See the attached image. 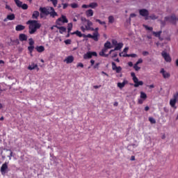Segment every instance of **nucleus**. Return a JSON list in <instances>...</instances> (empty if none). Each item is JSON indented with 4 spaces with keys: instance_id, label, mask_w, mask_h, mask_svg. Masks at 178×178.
Returning a JSON list of instances; mask_svg holds the SVG:
<instances>
[{
    "instance_id": "8fccbe9b",
    "label": "nucleus",
    "mask_w": 178,
    "mask_h": 178,
    "mask_svg": "<svg viewBox=\"0 0 178 178\" xmlns=\"http://www.w3.org/2000/svg\"><path fill=\"white\" fill-rule=\"evenodd\" d=\"M63 5V9H66V8H67L69 6V4L67 3H62Z\"/></svg>"
},
{
    "instance_id": "e433bc0d",
    "label": "nucleus",
    "mask_w": 178,
    "mask_h": 178,
    "mask_svg": "<svg viewBox=\"0 0 178 178\" xmlns=\"http://www.w3.org/2000/svg\"><path fill=\"white\" fill-rule=\"evenodd\" d=\"M143 27H145V29L148 31H152V30H154L152 27L148 26L147 25H145V24L143 25Z\"/></svg>"
},
{
    "instance_id": "4468645a",
    "label": "nucleus",
    "mask_w": 178,
    "mask_h": 178,
    "mask_svg": "<svg viewBox=\"0 0 178 178\" xmlns=\"http://www.w3.org/2000/svg\"><path fill=\"white\" fill-rule=\"evenodd\" d=\"M8 162H6L2 164L0 171L1 175H5L6 173V170L8 169Z\"/></svg>"
},
{
    "instance_id": "f257e3e1",
    "label": "nucleus",
    "mask_w": 178,
    "mask_h": 178,
    "mask_svg": "<svg viewBox=\"0 0 178 178\" xmlns=\"http://www.w3.org/2000/svg\"><path fill=\"white\" fill-rule=\"evenodd\" d=\"M26 24H29V34H34L38 29H41V24L38 23L37 20H29Z\"/></svg>"
},
{
    "instance_id": "6e6d98bb",
    "label": "nucleus",
    "mask_w": 178,
    "mask_h": 178,
    "mask_svg": "<svg viewBox=\"0 0 178 178\" xmlns=\"http://www.w3.org/2000/svg\"><path fill=\"white\" fill-rule=\"evenodd\" d=\"M13 156V152L12 151H10V154L8 156V158H9L10 161V159H12Z\"/></svg>"
},
{
    "instance_id": "69168bd1",
    "label": "nucleus",
    "mask_w": 178,
    "mask_h": 178,
    "mask_svg": "<svg viewBox=\"0 0 178 178\" xmlns=\"http://www.w3.org/2000/svg\"><path fill=\"white\" fill-rule=\"evenodd\" d=\"M131 161H136V156H131Z\"/></svg>"
},
{
    "instance_id": "9b49d317",
    "label": "nucleus",
    "mask_w": 178,
    "mask_h": 178,
    "mask_svg": "<svg viewBox=\"0 0 178 178\" xmlns=\"http://www.w3.org/2000/svg\"><path fill=\"white\" fill-rule=\"evenodd\" d=\"M83 38H92L94 41H98V33H94L93 35L90 33L88 35L84 34Z\"/></svg>"
},
{
    "instance_id": "9d476101",
    "label": "nucleus",
    "mask_w": 178,
    "mask_h": 178,
    "mask_svg": "<svg viewBox=\"0 0 178 178\" xmlns=\"http://www.w3.org/2000/svg\"><path fill=\"white\" fill-rule=\"evenodd\" d=\"M92 56H97V52L88 51L83 55V59H91Z\"/></svg>"
},
{
    "instance_id": "6ab92c4d",
    "label": "nucleus",
    "mask_w": 178,
    "mask_h": 178,
    "mask_svg": "<svg viewBox=\"0 0 178 178\" xmlns=\"http://www.w3.org/2000/svg\"><path fill=\"white\" fill-rule=\"evenodd\" d=\"M138 147V143H133L127 146V148L129 151H133V148H137Z\"/></svg>"
},
{
    "instance_id": "c03bdc74",
    "label": "nucleus",
    "mask_w": 178,
    "mask_h": 178,
    "mask_svg": "<svg viewBox=\"0 0 178 178\" xmlns=\"http://www.w3.org/2000/svg\"><path fill=\"white\" fill-rule=\"evenodd\" d=\"M131 77H132L133 81H134V80H136V79H138L137 76H136V73H134V72H131Z\"/></svg>"
},
{
    "instance_id": "a211bd4d",
    "label": "nucleus",
    "mask_w": 178,
    "mask_h": 178,
    "mask_svg": "<svg viewBox=\"0 0 178 178\" xmlns=\"http://www.w3.org/2000/svg\"><path fill=\"white\" fill-rule=\"evenodd\" d=\"M56 29H58L59 30V33L60 34H63L64 33H66V27L65 26H56Z\"/></svg>"
},
{
    "instance_id": "052dcab7",
    "label": "nucleus",
    "mask_w": 178,
    "mask_h": 178,
    "mask_svg": "<svg viewBox=\"0 0 178 178\" xmlns=\"http://www.w3.org/2000/svg\"><path fill=\"white\" fill-rule=\"evenodd\" d=\"M94 63H95V60H90L91 66H94Z\"/></svg>"
},
{
    "instance_id": "5fc2aeb1",
    "label": "nucleus",
    "mask_w": 178,
    "mask_h": 178,
    "mask_svg": "<svg viewBox=\"0 0 178 178\" xmlns=\"http://www.w3.org/2000/svg\"><path fill=\"white\" fill-rule=\"evenodd\" d=\"M149 53L148 51H145L143 52V56H147V55H149Z\"/></svg>"
},
{
    "instance_id": "4c0bfd02",
    "label": "nucleus",
    "mask_w": 178,
    "mask_h": 178,
    "mask_svg": "<svg viewBox=\"0 0 178 178\" xmlns=\"http://www.w3.org/2000/svg\"><path fill=\"white\" fill-rule=\"evenodd\" d=\"M149 121L150 122V123H152V124H155V123H156V120H155V119L152 117H149Z\"/></svg>"
},
{
    "instance_id": "0e129e2a",
    "label": "nucleus",
    "mask_w": 178,
    "mask_h": 178,
    "mask_svg": "<svg viewBox=\"0 0 178 178\" xmlns=\"http://www.w3.org/2000/svg\"><path fill=\"white\" fill-rule=\"evenodd\" d=\"M136 16H137V15L134 14V13H131L130 15V17H136Z\"/></svg>"
},
{
    "instance_id": "6e6552de",
    "label": "nucleus",
    "mask_w": 178,
    "mask_h": 178,
    "mask_svg": "<svg viewBox=\"0 0 178 178\" xmlns=\"http://www.w3.org/2000/svg\"><path fill=\"white\" fill-rule=\"evenodd\" d=\"M29 41L30 46L28 47V51H29L31 56H33V51H34V40L33 38H29Z\"/></svg>"
},
{
    "instance_id": "79ce46f5",
    "label": "nucleus",
    "mask_w": 178,
    "mask_h": 178,
    "mask_svg": "<svg viewBox=\"0 0 178 178\" xmlns=\"http://www.w3.org/2000/svg\"><path fill=\"white\" fill-rule=\"evenodd\" d=\"M64 42L66 45H70V44H72V40L70 39L66 40L64 41Z\"/></svg>"
},
{
    "instance_id": "72a5a7b5",
    "label": "nucleus",
    "mask_w": 178,
    "mask_h": 178,
    "mask_svg": "<svg viewBox=\"0 0 178 178\" xmlns=\"http://www.w3.org/2000/svg\"><path fill=\"white\" fill-rule=\"evenodd\" d=\"M152 34H154V35H155V37H161V34H162V31H160L158 32L153 31Z\"/></svg>"
},
{
    "instance_id": "4be33fe9",
    "label": "nucleus",
    "mask_w": 178,
    "mask_h": 178,
    "mask_svg": "<svg viewBox=\"0 0 178 178\" xmlns=\"http://www.w3.org/2000/svg\"><path fill=\"white\" fill-rule=\"evenodd\" d=\"M128 81L126 80H124L122 83H118V88H120L122 90V88H123L124 87V86H126V84H127Z\"/></svg>"
},
{
    "instance_id": "0eeeda50",
    "label": "nucleus",
    "mask_w": 178,
    "mask_h": 178,
    "mask_svg": "<svg viewBox=\"0 0 178 178\" xmlns=\"http://www.w3.org/2000/svg\"><path fill=\"white\" fill-rule=\"evenodd\" d=\"M139 13L140 16H143V17H145V19L149 20V13H148V10L147 9H140L139 10Z\"/></svg>"
},
{
    "instance_id": "7ed1b4c3",
    "label": "nucleus",
    "mask_w": 178,
    "mask_h": 178,
    "mask_svg": "<svg viewBox=\"0 0 178 178\" xmlns=\"http://www.w3.org/2000/svg\"><path fill=\"white\" fill-rule=\"evenodd\" d=\"M83 22L84 26H81V30L83 33H86V31H94V28H92V22L86 18L82 19Z\"/></svg>"
},
{
    "instance_id": "20e7f679",
    "label": "nucleus",
    "mask_w": 178,
    "mask_h": 178,
    "mask_svg": "<svg viewBox=\"0 0 178 178\" xmlns=\"http://www.w3.org/2000/svg\"><path fill=\"white\" fill-rule=\"evenodd\" d=\"M111 48L112 46L111 45V42H106L104 44V49L99 52V56L107 58L110 54H112V50H110L108 54H106V51H108V49H111Z\"/></svg>"
},
{
    "instance_id": "f03ea898",
    "label": "nucleus",
    "mask_w": 178,
    "mask_h": 178,
    "mask_svg": "<svg viewBox=\"0 0 178 178\" xmlns=\"http://www.w3.org/2000/svg\"><path fill=\"white\" fill-rule=\"evenodd\" d=\"M39 10L40 13H42L46 16H48V15H50L51 17H55L56 16H58V13L55 11L54 7H49L48 8L45 7H40L39 8Z\"/></svg>"
},
{
    "instance_id": "c85d7f7f",
    "label": "nucleus",
    "mask_w": 178,
    "mask_h": 178,
    "mask_svg": "<svg viewBox=\"0 0 178 178\" xmlns=\"http://www.w3.org/2000/svg\"><path fill=\"white\" fill-rule=\"evenodd\" d=\"M35 67H38V65H37V64H31V65H29L28 67L29 70H34V69H35Z\"/></svg>"
},
{
    "instance_id": "423d86ee",
    "label": "nucleus",
    "mask_w": 178,
    "mask_h": 178,
    "mask_svg": "<svg viewBox=\"0 0 178 178\" xmlns=\"http://www.w3.org/2000/svg\"><path fill=\"white\" fill-rule=\"evenodd\" d=\"M177 20V18H176V15L175 14L165 17V22H168V23H172V24H176Z\"/></svg>"
},
{
    "instance_id": "4d7b16f0",
    "label": "nucleus",
    "mask_w": 178,
    "mask_h": 178,
    "mask_svg": "<svg viewBox=\"0 0 178 178\" xmlns=\"http://www.w3.org/2000/svg\"><path fill=\"white\" fill-rule=\"evenodd\" d=\"M127 51H129V47H124V49H123V52L126 54Z\"/></svg>"
},
{
    "instance_id": "393cba45",
    "label": "nucleus",
    "mask_w": 178,
    "mask_h": 178,
    "mask_svg": "<svg viewBox=\"0 0 178 178\" xmlns=\"http://www.w3.org/2000/svg\"><path fill=\"white\" fill-rule=\"evenodd\" d=\"M72 35H74V34H76V35H77L78 37H84V34L81 33V32L80 31H74L73 33H71Z\"/></svg>"
},
{
    "instance_id": "49530a36",
    "label": "nucleus",
    "mask_w": 178,
    "mask_h": 178,
    "mask_svg": "<svg viewBox=\"0 0 178 178\" xmlns=\"http://www.w3.org/2000/svg\"><path fill=\"white\" fill-rule=\"evenodd\" d=\"M6 9L10 10V12H13V9H12V8H10V6H9V5L6 6Z\"/></svg>"
},
{
    "instance_id": "09e8293b",
    "label": "nucleus",
    "mask_w": 178,
    "mask_h": 178,
    "mask_svg": "<svg viewBox=\"0 0 178 178\" xmlns=\"http://www.w3.org/2000/svg\"><path fill=\"white\" fill-rule=\"evenodd\" d=\"M129 58H137V54H129Z\"/></svg>"
},
{
    "instance_id": "a18cd8bd",
    "label": "nucleus",
    "mask_w": 178,
    "mask_h": 178,
    "mask_svg": "<svg viewBox=\"0 0 178 178\" xmlns=\"http://www.w3.org/2000/svg\"><path fill=\"white\" fill-rule=\"evenodd\" d=\"M99 63H96L94 66H93V69H99Z\"/></svg>"
},
{
    "instance_id": "680f3d73",
    "label": "nucleus",
    "mask_w": 178,
    "mask_h": 178,
    "mask_svg": "<svg viewBox=\"0 0 178 178\" xmlns=\"http://www.w3.org/2000/svg\"><path fill=\"white\" fill-rule=\"evenodd\" d=\"M122 56H123V58H126V57L129 58V56L127 54H123Z\"/></svg>"
},
{
    "instance_id": "338daca9",
    "label": "nucleus",
    "mask_w": 178,
    "mask_h": 178,
    "mask_svg": "<svg viewBox=\"0 0 178 178\" xmlns=\"http://www.w3.org/2000/svg\"><path fill=\"white\" fill-rule=\"evenodd\" d=\"M145 111H149V107L148 106H145Z\"/></svg>"
},
{
    "instance_id": "ea45409f",
    "label": "nucleus",
    "mask_w": 178,
    "mask_h": 178,
    "mask_svg": "<svg viewBox=\"0 0 178 178\" xmlns=\"http://www.w3.org/2000/svg\"><path fill=\"white\" fill-rule=\"evenodd\" d=\"M149 19H151L152 20H156V19H158V17L153 14L149 16Z\"/></svg>"
},
{
    "instance_id": "f704fd0d",
    "label": "nucleus",
    "mask_w": 178,
    "mask_h": 178,
    "mask_svg": "<svg viewBox=\"0 0 178 178\" xmlns=\"http://www.w3.org/2000/svg\"><path fill=\"white\" fill-rule=\"evenodd\" d=\"M73 29V24L70 23L67 25V33H70L71 30Z\"/></svg>"
},
{
    "instance_id": "e2e57ef3",
    "label": "nucleus",
    "mask_w": 178,
    "mask_h": 178,
    "mask_svg": "<svg viewBox=\"0 0 178 178\" xmlns=\"http://www.w3.org/2000/svg\"><path fill=\"white\" fill-rule=\"evenodd\" d=\"M128 66H129V67H133V62H129L128 63Z\"/></svg>"
},
{
    "instance_id": "3c124183",
    "label": "nucleus",
    "mask_w": 178,
    "mask_h": 178,
    "mask_svg": "<svg viewBox=\"0 0 178 178\" xmlns=\"http://www.w3.org/2000/svg\"><path fill=\"white\" fill-rule=\"evenodd\" d=\"M77 67H84V65L82 63H79L76 65Z\"/></svg>"
},
{
    "instance_id": "bb28decb",
    "label": "nucleus",
    "mask_w": 178,
    "mask_h": 178,
    "mask_svg": "<svg viewBox=\"0 0 178 178\" xmlns=\"http://www.w3.org/2000/svg\"><path fill=\"white\" fill-rule=\"evenodd\" d=\"M86 16L88 17H91L92 16H94V11L92 9L88 10L86 11Z\"/></svg>"
},
{
    "instance_id": "13d9d810",
    "label": "nucleus",
    "mask_w": 178,
    "mask_h": 178,
    "mask_svg": "<svg viewBox=\"0 0 178 178\" xmlns=\"http://www.w3.org/2000/svg\"><path fill=\"white\" fill-rule=\"evenodd\" d=\"M102 86L99 85V86H93V88H95V90L98 89V88H101Z\"/></svg>"
},
{
    "instance_id": "39448f33",
    "label": "nucleus",
    "mask_w": 178,
    "mask_h": 178,
    "mask_svg": "<svg viewBox=\"0 0 178 178\" xmlns=\"http://www.w3.org/2000/svg\"><path fill=\"white\" fill-rule=\"evenodd\" d=\"M123 48V42H118L116 40H112V51H120Z\"/></svg>"
},
{
    "instance_id": "ddd939ff",
    "label": "nucleus",
    "mask_w": 178,
    "mask_h": 178,
    "mask_svg": "<svg viewBox=\"0 0 178 178\" xmlns=\"http://www.w3.org/2000/svg\"><path fill=\"white\" fill-rule=\"evenodd\" d=\"M161 55H162L163 58H164L165 62H171L172 61V58H170V56L166 51H163L161 53Z\"/></svg>"
},
{
    "instance_id": "a878e982",
    "label": "nucleus",
    "mask_w": 178,
    "mask_h": 178,
    "mask_svg": "<svg viewBox=\"0 0 178 178\" xmlns=\"http://www.w3.org/2000/svg\"><path fill=\"white\" fill-rule=\"evenodd\" d=\"M38 16H40V12L35 10L32 14V19H38Z\"/></svg>"
},
{
    "instance_id": "603ef678",
    "label": "nucleus",
    "mask_w": 178,
    "mask_h": 178,
    "mask_svg": "<svg viewBox=\"0 0 178 178\" xmlns=\"http://www.w3.org/2000/svg\"><path fill=\"white\" fill-rule=\"evenodd\" d=\"M138 103L140 104V105L144 103V99H138Z\"/></svg>"
},
{
    "instance_id": "aec40b11",
    "label": "nucleus",
    "mask_w": 178,
    "mask_h": 178,
    "mask_svg": "<svg viewBox=\"0 0 178 178\" xmlns=\"http://www.w3.org/2000/svg\"><path fill=\"white\" fill-rule=\"evenodd\" d=\"M73 60H74V58L73 57V56H69L65 60L66 63H72Z\"/></svg>"
},
{
    "instance_id": "f8f14e48",
    "label": "nucleus",
    "mask_w": 178,
    "mask_h": 178,
    "mask_svg": "<svg viewBox=\"0 0 178 178\" xmlns=\"http://www.w3.org/2000/svg\"><path fill=\"white\" fill-rule=\"evenodd\" d=\"M60 22H62V23H67L69 21L67 20V18H66V16L62 15L61 17L56 20V24L60 26Z\"/></svg>"
},
{
    "instance_id": "cd10ccee",
    "label": "nucleus",
    "mask_w": 178,
    "mask_h": 178,
    "mask_svg": "<svg viewBox=\"0 0 178 178\" xmlns=\"http://www.w3.org/2000/svg\"><path fill=\"white\" fill-rule=\"evenodd\" d=\"M95 22L101 24V26H104V29H106V23L104 21H101L100 19H96Z\"/></svg>"
},
{
    "instance_id": "c9c22d12",
    "label": "nucleus",
    "mask_w": 178,
    "mask_h": 178,
    "mask_svg": "<svg viewBox=\"0 0 178 178\" xmlns=\"http://www.w3.org/2000/svg\"><path fill=\"white\" fill-rule=\"evenodd\" d=\"M20 8H22V9H23L24 10H27V9H29V6L26 3H24L21 5Z\"/></svg>"
},
{
    "instance_id": "412c9836",
    "label": "nucleus",
    "mask_w": 178,
    "mask_h": 178,
    "mask_svg": "<svg viewBox=\"0 0 178 178\" xmlns=\"http://www.w3.org/2000/svg\"><path fill=\"white\" fill-rule=\"evenodd\" d=\"M19 41H26L27 40V35L24 33H21L19 35Z\"/></svg>"
},
{
    "instance_id": "f3484780",
    "label": "nucleus",
    "mask_w": 178,
    "mask_h": 178,
    "mask_svg": "<svg viewBox=\"0 0 178 178\" xmlns=\"http://www.w3.org/2000/svg\"><path fill=\"white\" fill-rule=\"evenodd\" d=\"M112 69L113 70H115L116 73H120V72H122V67L116 66V64L115 63H112Z\"/></svg>"
},
{
    "instance_id": "864d4df0",
    "label": "nucleus",
    "mask_w": 178,
    "mask_h": 178,
    "mask_svg": "<svg viewBox=\"0 0 178 178\" xmlns=\"http://www.w3.org/2000/svg\"><path fill=\"white\" fill-rule=\"evenodd\" d=\"M82 8L83 9H87V8H90V5L83 4L82 5Z\"/></svg>"
},
{
    "instance_id": "2f4dec72",
    "label": "nucleus",
    "mask_w": 178,
    "mask_h": 178,
    "mask_svg": "<svg viewBox=\"0 0 178 178\" xmlns=\"http://www.w3.org/2000/svg\"><path fill=\"white\" fill-rule=\"evenodd\" d=\"M15 14H10L7 15L8 20H15Z\"/></svg>"
},
{
    "instance_id": "473e14b6",
    "label": "nucleus",
    "mask_w": 178,
    "mask_h": 178,
    "mask_svg": "<svg viewBox=\"0 0 178 178\" xmlns=\"http://www.w3.org/2000/svg\"><path fill=\"white\" fill-rule=\"evenodd\" d=\"M14 1L18 8L23 5V2L20 1V0H14Z\"/></svg>"
},
{
    "instance_id": "dca6fc26",
    "label": "nucleus",
    "mask_w": 178,
    "mask_h": 178,
    "mask_svg": "<svg viewBox=\"0 0 178 178\" xmlns=\"http://www.w3.org/2000/svg\"><path fill=\"white\" fill-rule=\"evenodd\" d=\"M160 73L163 75V79H169V77H170V74L165 71L163 68L161 70Z\"/></svg>"
},
{
    "instance_id": "de8ad7c7",
    "label": "nucleus",
    "mask_w": 178,
    "mask_h": 178,
    "mask_svg": "<svg viewBox=\"0 0 178 178\" xmlns=\"http://www.w3.org/2000/svg\"><path fill=\"white\" fill-rule=\"evenodd\" d=\"M140 63H143V58H139L135 64L140 65Z\"/></svg>"
},
{
    "instance_id": "7c9ffc66",
    "label": "nucleus",
    "mask_w": 178,
    "mask_h": 178,
    "mask_svg": "<svg viewBox=\"0 0 178 178\" xmlns=\"http://www.w3.org/2000/svg\"><path fill=\"white\" fill-rule=\"evenodd\" d=\"M97 6H98V3L93 2V3H90L89 4V8H91L92 9H95V8H97Z\"/></svg>"
},
{
    "instance_id": "2eb2a0df",
    "label": "nucleus",
    "mask_w": 178,
    "mask_h": 178,
    "mask_svg": "<svg viewBox=\"0 0 178 178\" xmlns=\"http://www.w3.org/2000/svg\"><path fill=\"white\" fill-rule=\"evenodd\" d=\"M134 87L137 88V87H140V86H143L144 85V82L143 81H138V78H136V79L134 80Z\"/></svg>"
},
{
    "instance_id": "58836bf2",
    "label": "nucleus",
    "mask_w": 178,
    "mask_h": 178,
    "mask_svg": "<svg viewBox=\"0 0 178 178\" xmlns=\"http://www.w3.org/2000/svg\"><path fill=\"white\" fill-rule=\"evenodd\" d=\"M70 6L72 8V9H76V8H79V4L73 3L70 4Z\"/></svg>"
},
{
    "instance_id": "1a4fd4ad",
    "label": "nucleus",
    "mask_w": 178,
    "mask_h": 178,
    "mask_svg": "<svg viewBox=\"0 0 178 178\" xmlns=\"http://www.w3.org/2000/svg\"><path fill=\"white\" fill-rule=\"evenodd\" d=\"M178 92L174 95L173 98L170 100V105L172 108H176V103L177 102Z\"/></svg>"
},
{
    "instance_id": "a19ab883",
    "label": "nucleus",
    "mask_w": 178,
    "mask_h": 178,
    "mask_svg": "<svg viewBox=\"0 0 178 178\" xmlns=\"http://www.w3.org/2000/svg\"><path fill=\"white\" fill-rule=\"evenodd\" d=\"M134 69L136 70V72H138L141 67H138V65L134 64Z\"/></svg>"
},
{
    "instance_id": "5701e85b",
    "label": "nucleus",
    "mask_w": 178,
    "mask_h": 178,
    "mask_svg": "<svg viewBox=\"0 0 178 178\" xmlns=\"http://www.w3.org/2000/svg\"><path fill=\"white\" fill-rule=\"evenodd\" d=\"M35 49L38 52L41 54V52H44L45 51V47H44V46H38Z\"/></svg>"
},
{
    "instance_id": "37998d69",
    "label": "nucleus",
    "mask_w": 178,
    "mask_h": 178,
    "mask_svg": "<svg viewBox=\"0 0 178 178\" xmlns=\"http://www.w3.org/2000/svg\"><path fill=\"white\" fill-rule=\"evenodd\" d=\"M51 2H52L54 8H56V6L58 5V0H51Z\"/></svg>"
},
{
    "instance_id": "bf43d9fd",
    "label": "nucleus",
    "mask_w": 178,
    "mask_h": 178,
    "mask_svg": "<svg viewBox=\"0 0 178 178\" xmlns=\"http://www.w3.org/2000/svg\"><path fill=\"white\" fill-rule=\"evenodd\" d=\"M108 22H109V23H112V15H110L108 17Z\"/></svg>"
},
{
    "instance_id": "b1692460",
    "label": "nucleus",
    "mask_w": 178,
    "mask_h": 178,
    "mask_svg": "<svg viewBox=\"0 0 178 178\" xmlns=\"http://www.w3.org/2000/svg\"><path fill=\"white\" fill-rule=\"evenodd\" d=\"M24 29H26V26H23V25H17L15 27V30L16 31H22V30H24Z\"/></svg>"
},
{
    "instance_id": "774afa93",
    "label": "nucleus",
    "mask_w": 178,
    "mask_h": 178,
    "mask_svg": "<svg viewBox=\"0 0 178 178\" xmlns=\"http://www.w3.org/2000/svg\"><path fill=\"white\" fill-rule=\"evenodd\" d=\"M154 87H155L154 84L149 86V88H154Z\"/></svg>"
},
{
    "instance_id": "c756f323",
    "label": "nucleus",
    "mask_w": 178,
    "mask_h": 178,
    "mask_svg": "<svg viewBox=\"0 0 178 178\" xmlns=\"http://www.w3.org/2000/svg\"><path fill=\"white\" fill-rule=\"evenodd\" d=\"M140 98L143 99V101H145L147 99V94L144 92H140Z\"/></svg>"
}]
</instances>
